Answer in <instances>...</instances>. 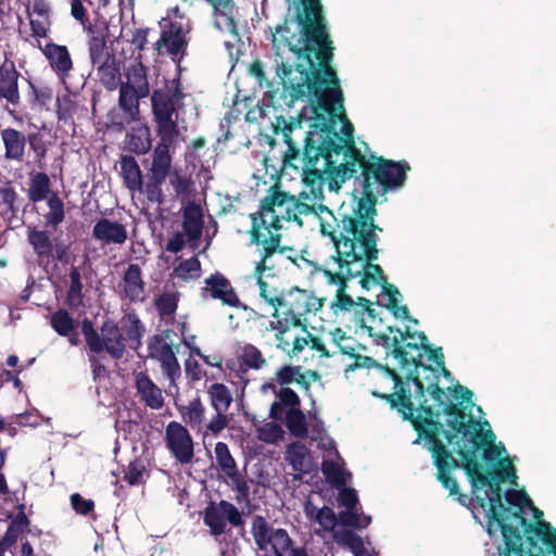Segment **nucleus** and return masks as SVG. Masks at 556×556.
<instances>
[{
  "label": "nucleus",
  "mask_w": 556,
  "mask_h": 556,
  "mask_svg": "<svg viewBox=\"0 0 556 556\" xmlns=\"http://www.w3.org/2000/svg\"><path fill=\"white\" fill-rule=\"evenodd\" d=\"M249 71H250L251 75H253L255 78H257L260 85H262L263 80L265 79V73H264L263 64L260 61H254L250 65Z\"/></svg>",
  "instance_id": "nucleus-58"
},
{
  "label": "nucleus",
  "mask_w": 556,
  "mask_h": 556,
  "mask_svg": "<svg viewBox=\"0 0 556 556\" xmlns=\"http://www.w3.org/2000/svg\"><path fill=\"white\" fill-rule=\"evenodd\" d=\"M242 361L251 368L258 369L265 364L262 353L253 345H247L242 351Z\"/></svg>",
  "instance_id": "nucleus-51"
},
{
  "label": "nucleus",
  "mask_w": 556,
  "mask_h": 556,
  "mask_svg": "<svg viewBox=\"0 0 556 556\" xmlns=\"http://www.w3.org/2000/svg\"><path fill=\"white\" fill-rule=\"evenodd\" d=\"M51 325L62 336H67L73 330V320L65 311L56 312L51 318Z\"/></svg>",
  "instance_id": "nucleus-50"
},
{
  "label": "nucleus",
  "mask_w": 556,
  "mask_h": 556,
  "mask_svg": "<svg viewBox=\"0 0 556 556\" xmlns=\"http://www.w3.org/2000/svg\"><path fill=\"white\" fill-rule=\"evenodd\" d=\"M305 15L287 20L271 34L276 74L287 104L304 97L311 105L300 118L276 117L275 132L288 149L285 163L293 168L329 173L332 148L337 159L352 141L354 127L344 113L339 78L329 65L331 41L325 30L319 0H301Z\"/></svg>",
  "instance_id": "nucleus-1"
},
{
  "label": "nucleus",
  "mask_w": 556,
  "mask_h": 556,
  "mask_svg": "<svg viewBox=\"0 0 556 556\" xmlns=\"http://www.w3.org/2000/svg\"><path fill=\"white\" fill-rule=\"evenodd\" d=\"M160 25L162 35L156 42V49L159 53L165 49L175 59L186 46L184 26L180 22H172L169 17L163 18Z\"/></svg>",
  "instance_id": "nucleus-16"
},
{
  "label": "nucleus",
  "mask_w": 556,
  "mask_h": 556,
  "mask_svg": "<svg viewBox=\"0 0 556 556\" xmlns=\"http://www.w3.org/2000/svg\"><path fill=\"white\" fill-rule=\"evenodd\" d=\"M136 387L141 400L152 409H159L164 404L161 389L143 372L136 376Z\"/></svg>",
  "instance_id": "nucleus-25"
},
{
  "label": "nucleus",
  "mask_w": 556,
  "mask_h": 556,
  "mask_svg": "<svg viewBox=\"0 0 556 556\" xmlns=\"http://www.w3.org/2000/svg\"><path fill=\"white\" fill-rule=\"evenodd\" d=\"M252 534L263 556H283L292 541L283 529H274L263 517H255L252 522Z\"/></svg>",
  "instance_id": "nucleus-10"
},
{
  "label": "nucleus",
  "mask_w": 556,
  "mask_h": 556,
  "mask_svg": "<svg viewBox=\"0 0 556 556\" xmlns=\"http://www.w3.org/2000/svg\"><path fill=\"white\" fill-rule=\"evenodd\" d=\"M205 287L203 288V296L219 300L224 305L231 307H241L247 309L238 299L233 288L228 279L220 274H214L205 279Z\"/></svg>",
  "instance_id": "nucleus-17"
},
{
  "label": "nucleus",
  "mask_w": 556,
  "mask_h": 556,
  "mask_svg": "<svg viewBox=\"0 0 556 556\" xmlns=\"http://www.w3.org/2000/svg\"><path fill=\"white\" fill-rule=\"evenodd\" d=\"M333 540L349 548L354 556H377L374 551L364 546L362 539L350 530H338L333 533Z\"/></svg>",
  "instance_id": "nucleus-32"
},
{
  "label": "nucleus",
  "mask_w": 556,
  "mask_h": 556,
  "mask_svg": "<svg viewBox=\"0 0 556 556\" xmlns=\"http://www.w3.org/2000/svg\"><path fill=\"white\" fill-rule=\"evenodd\" d=\"M29 242L38 255H49L51 253L52 244L45 231H30Z\"/></svg>",
  "instance_id": "nucleus-48"
},
{
  "label": "nucleus",
  "mask_w": 556,
  "mask_h": 556,
  "mask_svg": "<svg viewBox=\"0 0 556 556\" xmlns=\"http://www.w3.org/2000/svg\"><path fill=\"white\" fill-rule=\"evenodd\" d=\"M127 148L137 154H144L151 149V134L147 125L139 124L126 136Z\"/></svg>",
  "instance_id": "nucleus-30"
},
{
  "label": "nucleus",
  "mask_w": 556,
  "mask_h": 556,
  "mask_svg": "<svg viewBox=\"0 0 556 556\" xmlns=\"http://www.w3.org/2000/svg\"><path fill=\"white\" fill-rule=\"evenodd\" d=\"M1 137L5 148V157L21 160L25 151V136L13 128H7L2 130Z\"/></svg>",
  "instance_id": "nucleus-31"
},
{
  "label": "nucleus",
  "mask_w": 556,
  "mask_h": 556,
  "mask_svg": "<svg viewBox=\"0 0 556 556\" xmlns=\"http://www.w3.org/2000/svg\"><path fill=\"white\" fill-rule=\"evenodd\" d=\"M321 307L323 299L308 290L292 288L283 291L280 307L277 313H273L269 323V328L275 332L276 346L290 357L298 356L306 346L320 356H334V352H329L320 339L305 329L306 317L316 314Z\"/></svg>",
  "instance_id": "nucleus-4"
},
{
  "label": "nucleus",
  "mask_w": 556,
  "mask_h": 556,
  "mask_svg": "<svg viewBox=\"0 0 556 556\" xmlns=\"http://www.w3.org/2000/svg\"><path fill=\"white\" fill-rule=\"evenodd\" d=\"M182 248V239L177 236L176 238L172 239L167 244V250L170 252H178Z\"/></svg>",
  "instance_id": "nucleus-61"
},
{
  "label": "nucleus",
  "mask_w": 556,
  "mask_h": 556,
  "mask_svg": "<svg viewBox=\"0 0 556 556\" xmlns=\"http://www.w3.org/2000/svg\"><path fill=\"white\" fill-rule=\"evenodd\" d=\"M304 513L307 519L317 522L324 530L331 531L337 525V517L333 510L327 506L316 507L311 501L304 506Z\"/></svg>",
  "instance_id": "nucleus-33"
},
{
  "label": "nucleus",
  "mask_w": 556,
  "mask_h": 556,
  "mask_svg": "<svg viewBox=\"0 0 556 556\" xmlns=\"http://www.w3.org/2000/svg\"><path fill=\"white\" fill-rule=\"evenodd\" d=\"M227 521L235 527L242 523L240 511L231 503L220 501L217 504H211L205 509L204 522L212 534L223 533Z\"/></svg>",
  "instance_id": "nucleus-14"
},
{
  "label": "nucleus",
  "mask_w": 556,
  "mask_h": 556,
  "mask_svg": "<svg viewBox=\"0 0 556 556\" xmlns=\"http://www.w3.org/2000/svg\"><path fill=\"white\" fill-rule=\"evenodd\" d=\"M207 393L215 412H227L232 402V396L226 386L213 383L210 386Z\"/></svg>",
  "instance_id": "nucleus-41"
},
{
  "label": "nucleus",
  "mask_w": 556,
  "mask_h": 556,
  "mask_svg": "<svg viewBox=\"0 0 556 556\" xmlns=\"http://www.w3.org/2000/svg\"><path fill=\"white\" fill-rule=\"evenodd\" d=\"M90 60L102 84L113 89L117 86L121 74L116 60L108 50L105 42L99 38H92L89 45Z\"/></svg>",
  "instance_id": "nucleus-11"
},
{
  "label": "nucleus",
  "mask_w": 556,
  "mask_h": 556,
  "mask_svg": "<svg viewBox=\"0 0 556 556\" xmlns=\"http://www.w3.org/2000/svg\"><path fill=\"white\" fill-rule=\"evenodd\" d=\"M92 236L102 245L109 247H121L128 238L127 229L123 224L108 218H102L96 223Z\"/></svg>",
  "instance_id": "nucleus-18"
},
{
  "label": "nucleus",
  "mask_w": 556,
  "mask_h": 556,
  "mask_svg": "<svg viewBox=\"0 0 556 556\" xmlns=\"http://www.w3.org/2000/svg\"><path fill=\"white\" fill-rule=\"evenodd\" d=\"M83 333L88 346L93 352L106 351L112 357L121 358L124 355L127 342L137 348L143 336V327L134 314H127L121 321V327L112 320L103 323L98 333L89 321L83 324Z\"/></svg>",
  "instance_id": "nucleus-8"
},
{
  "label": "nucleus",
  "mask_w": 556,
  "mask_h": 556,
  "mask_svg": "<svg viewBox=\"0 0 556 556\" xmlns=\"http://www.w3.org/2000/svg\"><path fill=\"white\" fill-rule=\"evenodd\" d=\"M27 526V520L25 517H21L15 519L7 530L5 535L2 541L7 543V545L11 546L17 540V536Z\"/></svg>",
  "instance_id": "nucleus-52"
},
{
  "label": "nucleus",
  "mask_w": 556,
  "mask_h": 556,
  "mask_svg": "<svg viewBox=\"0 0 556 556\" xmlns=\"http://www.w3.org/2000/svg\"><path fill=\"white\" fill-rule=\"evenodd\" d=\"M329 334H330L332 343L336 346L339 345L346 338L345 332L340 328H336L334 330L330 331Z\"/></svg>",
  "instance_id": "nucleus-59"
},
{
  "label": "nucleus",
  "mask_w": 556,
  "mask_h": 556,
  "mask_svg": "<svg viewBox=\"0 0 556 556\" xmlns=\"http://www.w3.org/2000/svg\"><path fill=\"white\" fill-rule=\"evenodd\" d=\"M1 199L4 203L12 205L15 200V192L12 189H4L1 191Z\"/></svg>",
  "instance_id": "nucleus-60"
},
{
  "label": "nucleus",
  "mask_w": 556,
  "mask_h": 556,
  "mask_svg": "<svg viewBox=\"0 0 556 556\" xmlns=\"http://www.w3.org/2000/svg\"><path fill=\"white\" fill-rule=\"evenodd\" d=\"M121 170L127 188L131 192H142L143 181L141 169L132 156H123L121 160Z\"/></svg>",
  "instance_id": "nucleus-29"
},
{
  "label": "nucleus",
  "mask_w": 556,
  "mask_h": 556,
  "mask_svg": "<svg viewBox=\"0 0 556 556\" xmlns=\"http://www.w3.org/2000/svg\"><path fill=\"white\" fill-rule=\"evenodd\" d=\"M201 275V265L198 258L191 257L180 262L174 269L173 276L182 281H189L199 278Z\"/></svg>",
  "instance_id": "nucleus-44"
},
{
  "label": "nucleus",
  "mask_w": 556,
  "mask_h": 556,
  "mask_svg": "<svg viewBox=\"0 0 556 556\" xmlns=\"http://www.w3.org/2000/svg\"><path fill=\"white\" fill-rule=\"evenodd\" d=\"M337 348L340 351V353L355 358L354 363L348 366V370H353L359 367H370L371 364L374 363V361L370 357L361 356L358 354L361 345L357 344L356 341L351 337L346 336L344 341L337 345Z\"/></svg>",
  "instance_id": "nucleus-39"
},
{
  "label": "nucleus",
  "mask_w": 556,
  "mask_h": 556,
  "mask_svg": "<svg viewBox=\"0 0 556 556\" xmlns=\"http://www.w3.org/2000/svg\"><path fill=\"white\" fill-rule=\"evenodd\" d=\"M31 34L38 40L46 38L50 27L49 8L42 0H35L28 8Z\"/></svg>",
  "instance_id": "nucleus-24"
},
{
  "label": "nucleus",
  "mask_w": 556,
  "mask_h": 556,
  "mask_svg": "<svg viewBox=\"0 0 556 556\" xmlns=\"http://www.w3.org/2000/svg\"><path fill=\"white\" fill-rule=\"evenodd\" d=\"M321 469L326 479L336 486L344 485L350 478V473L343 468V460L339 454L333 458H325Z\"/></svg>",
  "instance_id": "nucleus-36"
},
{
  "label": "nucleus",
  "mask_w": 556,
  "mask_h": 556,
  "mask_svg": "<svg viewBox=\"0 0 556 556\" xmlns=\"http://www.w3.org/2000/svg\"><path fill=\"white\" fill-rule=\"evenodd\" d=\"M155 121L157 123V135L160 137L157 144H164L166 148H170L179 135L175 117Z\"/></svg>",
  "instance_id": "nucleus-43"
},
{
  "label": "nucleus",
  "mask_w": 556,
  "mask_h": 556,
  "mask_svg": "<svg viewBox=\"0 0 556 556\" xmlns=\"http://www.w3.org/2000/svg\"><path fill=\"white\" fill-rule=\"evenodd\" d=\"M177 98V93H170L168 90L154 91L152 96V110L155 119L175 117V101Z\"/></svg>",
  "instance_id": "nucleus-27"
},
{
  "label": "nucleus",
  "mask_w": 556,
  "mask_h": 556,
  "mask_svg": "<svg viewBox=\"0 0 556 556\" xmlns=\"http://www.w3.org/2000/svg\"><path fill=\"white\" fill-rule=\"evenodd\" d=\"M377 257L376 239L372 236V248L370 249L368 256L364 260V269L361 274H364L361 279V285L364 289L370 290L374 287L381 286L386 291L387 303L386 306L392 312L396 318L407 319L413 324H417L416 319L409 317L408 308L405 305H401V293L393 289L391 286H384V279L382 269L378 265L369 264L368 261Z\"/></svg>",
  "instance_id": "nucleus-9"
},
{
  "label": "nucleus",
  "mask_w": 556,
  "mask_h": 556,
  "mask_svg": "<svg viewBox=\"0 0 556 556\" xmlns=\"http://www.w3.org/2000/svg\"><path fill=\"white\" fill-rule=\"evenodd\" d=\"M318 447L324 450V459L333 458L339 454L334 447V443L330 438H320Z\"/></svg>",
  "instance_id": "nucleus-56"
},
{
  "label": "nucleus",
  "mask_w": 556,
  "mask_h": 556,
  "mask_svg": "<svg viewBox=\"0 0 556 556\" xmlns=\"http://www.w3.org/2000/svg\"><path fill=\"white\" fill-rule=\"evenodd\" d=\"M215 458L219 468L228 476L233 477L237 472L236 463L230 455L227 444L218 442L215 446Z\"/></svg>",
  "instance_id": "nucleus-45"
},
{
  "label": "nucleus",
  "mask_w": 556,
  "mask_h": 556,
  "mask_svg": "<svg viewBox=\"0 0 556 556\" xmlns=\"http://www.w3.org/2000/svg\"><path fill=\"white\" fill-rule=\"evenodd\" d=\"M286 459L299 472H306L313 466L307 447L301 443H292L288 446Z\"/></svg>",
  "instance_id": "nucleus-34"
},
{
  "label": "nucleus",
  "mask_w": 556,
  "mask_h": 556,
  "mask_svg": "<svg viewBox=\"0 0 556 556\" xmlns=\"http://www.w3.org/2000/svg\"><path fill=\"white\" fill-rule=\"evenodd\" d=\"M318 380V374L313 370H301L300 367L285 366L277 370L276 381L280 387L296 384L304 390H308L312 382Z\"/></svg>",
  "instance_id": "nucleus-20"
},
{
  "label": "nucleus",
  "mask_w": 556,
  "mask_h": 556,
  "mask_svg": "<svg viewBox=\"0 0 556 556\" xmlns=\"http://www.w3.org/2000/svg\"><path fill=\"white\" fill-rule=\"evenodd\" d=\"M48 206L50 208L46 218L53 226L60 224L64 219L63 202L56 194L48 198Z\"/></svg>",
  "instance_id": "nucleus-49"
},
{
  "label": "nucleus",
  "mask_w": 556,
  "mask_h": 556,
  "mask_svg": "<svg viewBox=\"0 0 556 556\" xmlns=\"http://www.w3.org/2000/svg\"><path fill=\"white\" fill-rule=\"evenodd\" d=\"M321 191L312 190V194L302 192L300 199L289 197L287 193L274 190L262 202L258 211V225H262L275 233L285 228V225L295 222L303 226L304 219L315 220L321 236L329 238L338 253V244L341 240L349 237L355 248L364 245L366 256L372 248L374 218L363 217L359 213V202L357 203V218L345 217L341 222L339 236L337 229L340 227L333 213L324 204ZM338 257V254L334 256Z\"/></svg>",
  "instance_id": "nucleus-2"
},
{
  "label": "nucleus",
  "mask_w": 556,
  "mask_h": 556,
  "mask_svg": "<svg viewBox=\"0 0 556 556\" xmlns=\"http://www.w3.org/2000/svg\"><path fill=\"white\" fill-rule=\"evenodd\" d=\"M185 344L188 348H190L192 355L202 356L200 349L194 344V337H191L190 339H185Z\"/></svg>",
  "instance_id": "nucleus-62"
},
{
  "label": "nucleus",
  "mask_w": 556,
  "mask_h": 556,
  "mask_svg": "<svg viewBox=\"0 0 556 556\" xmlns=\"http://www.w3.org/2000/svg\"><path fill=\"white\" fill-rule=\"evenodd\" d=\"M277 395L278 401L274 402L270 406V417L273 419H281L286 414L285 408L287 410L299 409L300 399L289 387H281Z\"/></svg>",
  "instance_id": "nucleus-28"
},
{
  "label": "nucleus",
  "mask_w": 556,
  "mask_h": 556,
  "mask_svg": "<svg viewBox=\"0 0 556 556\" xmlns=\"http://www.w3.org/2000/svg\"><path fill=\"white\" fill-rule=\"evenodd\" d=\"M148 96H140L136 90L121 84L119 106L127 117L136 119L139 114V100Z\"/></svg>",
  "instance_id": "nucleus-38"
},
{
  "label": "nucleus",
  "mask_w": 556,
  "mask_h": 556,
  "mask_svg": "<svg viewBox=\"0 0 556 556\" xmlns=\"http://www.w3.org/2000/svg\"><path fill=\"white\" fill-rule=\"evenodd\" d=\"M377 343L387 350V355L394 362L408 381H413L417 393L424 395V386L419 379L421 369L424 372L441 369L445 377L450 372L444 368L443 353L441 349L433 350L427 344L424 332H412L406 327V332L399 329H388L387 333L379 334Z\"/></svg>",
  "instance_id": "nucleus-6"
},
{
  "label": "nucleus",
  "mask_w": 556,
  "mask_h": 556,
  "mask_svg": "<svg viewBox=\"0 0 556 556\" xmlns=\"http://www.w3.org/2000/svg\"><path fill=\"white\" fill-rule=\"evenodd\" d=\"M39 47L48 59L50 66L59 76L63 77L70 73L73 67V63L65 46L47 43L45 47Z\"/></svg>",
  "instance_id": "nucleus-22"
},
{
  "label": "nucleus",
  "mask_w": 556,
  "mask_h": 556,
  "mask_svg": "<svg viewBox=\"0 0 556 556\" xmlns=\"http://www.w3.org/2000/svg\"><path fill=\"white\" fill-rule=\"evenodd\" d=\"M119 287L124 295L130 301H142L144 299V282L139 265L131 264L127 267Z\"/></svg>",
  "instance_id": "nucleus-21"
},
{
  "label": "nucleus",
  "mask_w": 556,
  "mask_h": 556,
  "mask_svg": "<svg viewBox=\"0 0 556 556\" xmlns=\"http://www.w3.org/2000/svg\"><path fill=\"white\" fill-rule=\"evenodd\" d=\"M143 476H144V467L139 462L130 463L125 472V479L130 484H139L143 480Z\"/></svg>",
  "instance_id": "nucleus-53"
},
{
  "label": "nucleus",
  "mask_w": 556,
  "mask_h": 556,
  "mask_svg": "<svg viewBox=\"0 0 556 556\" xmlns=\"http://www.w3.org/2000/svg\"><path fill=\"white\" fill-rule=\"evenodd\" d=\"M166 447L181 464H188L193 458V440L181 424L170 421L165 428Z\"/></svg>",
  "instance_id": "nucleus-13"
},
{
  "label": "nucleus",
  "mask_w": 556,
  "mask_h": 556,
  "mask_svg": "<svg viewBox=\"0 0 556 556\" xmlns=\"http://www.w3.org/2000/svg\"><path fill=\"white\" fill-rule=\"evenodd\" d=\"M286 424L290 432L299 438L307 435L305 416L300 409L286 410Z\"/></svg>",
  "instance_id": "nucleus-46"
},
{
  "label": "nucleus",
  "mask_w": 556,
  "mask_h": 556,
  "mask_svg": "<svg viewBox=\"0 0 556 556\" xmlns=\"http://www.w3.org/2000/svg\"><path fill=\"white\" fill-rule=\"evenodd\" d=\"M170 184L175 187L176 191L178 192L185 189L184 182L177 174L170 176Z\"/></svg>",
  "instance_id": "nucleus-63"
},
{
  "label": "nucleus",
  "mask_w": 556,
  "mask_h": 556,
  "mask_svg": "<svg viewBox=\"0 0 556 556\" xmlns=\"http://www.w3.org/2000/svg\"><path fill=\"white\" fill-rule=\"evenodd\" d=\"M125 78L122 85L136 90L140 96H149L150 87L147 77V68L140 61V56L134 59L127 65Z\"/></svg>",
  "instance_id": "nucleus-23"
},
{
  "label": "nucleus",
  "mask_w": 556,
  "mask_h": 556,
  "mask_svg": "<svg viewBox=\"0 0 556 556\" xmlns=\"http://www.w3.org/2000/svg\"><path fill=\"white\" fill-rule=\"evenodd\" d=\"M232 10L233 2L231 0H217L215 3V25L230 35L237 36L236 24L231 16Z\"/></svg>",
  "instance_id": "nucleus-37"
},
{
  "label": "nucleus",
  "mask_w": 556,
  "mask_h": 556,
  "mask_svg": "<svg viewBox=\"0 0 556 556\" xmlns=\"http://www.w3.org/2000/svg\"><path fill=\"white\" fill-rule=\"evenodd\" d=\"M225 413L226 412H216L215 416L204 427L205 431H203V435L206 434V431L216 434L227 426L228 420L225 416Z\"/></svg>",
  "instance_id": "nucleus-54"
},
{
  "label": "nucleus",
  "mask_w": 556,
  "mask_h": 556,
  "mask_svg": "<svg viewBox=\"0 0 556 556\" xmlns=\"http://www.w3.org/2000/svg\"><path fill=\"white\" fill-rule=\"evenodd\" d=\"M184 217L185 233L188 237V240L190 241L191 245L197 247L203 227L201 208L194 204L188 205L185 208Z\"/></svg>",
  "instance_id": "nucleus-26"
},
{
  "label": "nucleus",
  "mask_w": 556,
  "mask_h": 556,
  "mask_svg": "<svg viewBox=\"0 0 556 556\" xmlns=\"http://www.w3.org/2000/svg\"><path fill=\"white\" fill-rule=\"evenodd\" d=\"M340 506L345 507V510L340 513L339 518L343 525L364 528L370 523V517L358 514L357 511V496L353 489H342L338 496Z\"/></svg>",
  "instance_id": "nucleus-19"
},
{
  "label": "nucleus",
  "mask_w": 556,
  "mask_h": 556,
  "mask_svg": "<svg viewBox=\"0 0 556 556\" xmlns=\"http://www.w3.org/2000/svg\"><path fill=\"white\" fill-rule=\"evenodd\" d=\"M282 437L283 430L275 421L266 422L257 429V438L266 443H276L281 440Z\"/></svg>",
  "instance_id": "nucleus-47"
},
{
  "label": "nucleus",
  "mask_w": 556,
  "mask_h": 556,
  "mask_svg": "<svg viewBox=\"0 0 556 556\" xmlns=\"http://www.w3.org/2000/svg\"><path fill=\"white\" fill-rule=\"evenodd\" d=\"M179 412L184 421L193 430L203 431L205 407L199 399H193L187 405L181 406Z\"/></svg>",
  "instance_id": "nucleus-35"
},
{
  "label": "nucleus",
  "mask_w": 556,
  "mask_h": 556,
  "mask_svg": "<svg viewBox=\"0 0 556 556\" xmlns=\"http://www.w3.org/2000/svg\"><path fill=\"white\" fill-rule=\"evenodd\" d=\"M50 179L43 173H37L30 178L28 197L33 202H39L48 198Z\"/></svg>",
  "instance_id": "nucleus-42"
},
{
  "label": "nucleus",
  "mask_w": 556,
  "mask_h": 556,
  "mask_svg": "<svg viewBox=\"0 0 556 556\" xmlns=\"http://www.w3.org/2000/svg\"><path fill=\"white\" fill-rule=\"evenodd\" d=\"M72 507L79 514L86 515L93 509V502L91 500H85L78 493L71 496Z\"/></svg>",
  "instance_id": "nucleus-55"
},
{
  "label": "nucleus",
  "mask_w": 556,
  "mask_h": 556,
  "mask_svg": "<svg viewBox=\"0 0 556 556\" xmlns=\"http://www.w3.org/2000/svg\"><path fill=\"white\" fill-rule=\"evenodd\" d=\"M149 357L157 361L164 374L168 377L172 383L180 376V366L176 358L174 345L162 337H154L150 340Z\"/></svg>",
  "instance_id": "nucleus-15"
},
{
  "label": "nucleus",
  "mask_w": 556,
  "mask_h": 556,
  "mask_svg": "<svg viewBox=\"0 0 556 556\" xmlns=\"http://www.w3.org/2000/svg\"><path fill=\"white\" fill-rule=\"evenodd\" d=\"M71 13L74 18L78 21L84 20L86 10L81 3V0H74L71 2Z\"/></svg>",
  "instance_id": "nucleus-57"
},
{
  "label": "nucleus",
  "mask_w": 556,
  "mask_h": 556,
  "mask_svg": "<svg viewBox=\"0 0 556 556\" xmlns=\"http://www.w3.org/2000/svg\"><path fill=\"white\" fill-rule=\"evenodd\" d=\"M354 138L349 142L346 148L342 149L340 156L337 155L332 148L327 149V153H331L332 162L329 173H314L303 170L304 174H311L314 177L327 184L329 191L338 192L341 185L357 172L356 167L363 168V178L357 179L362 187L359 202V213L363 217L374 218L376 215L375 205L379 197H383L388 188L402 186L405 178V169L396 163L377 157L372 161L364 162L363 159L356 160L348 154L353 147Z\"/></svg>",
  "instance_id": "nucleus-3"
},
{
  "label": "nucleus",
  "mask_w": 556,
  "mask_h": 556,
  "mask_svg": "<svg viewBox=\"0 0 556 556\" xmlns=\"http://www.w3.org/2000/svg\"><path fill=\"white\" fill-rule=\"evenodd\" d=\"M366 248L351 243L349 237L338 244V257H330L324 265L316 267L315 271L321 274L324 282L333 298L330 302V309L336 317H343L346 314L354 316V321L363 333L370 337L371 327L367 325L368 319H374L370 311L365 305L356 302L346 292L348 281L361 275L366 258Z\"/></svg>",
  "instance_id": "nucleus-5"
},
{
  "label": "nucleus",
  "mask_w": 556,
  "mask_h": 556,
  "mask_svg": "<svg viewBox=\"0 0 556 556\" xmlns=\"http://www.w3.org/2000/svg\"><path fill=\"white\" fill-rule=\"evenodd\" d=\"M280 233L258 225L257 218H253L252 240L258 247L261 261L256 263L254 276L260 288V295L264 301L273 307L274 313L280 307L283 291L280 292L274 287L268 278L273 279L277 267L281 266L286 260H291L287 253L292 252L291 249L280 244Z\"/></svg>",
  "instance_id": "nucleus-7"
},
{
  "label": "nucleus",
  "mask_w": 556,
  "mask_h": 556,
  "mask_svg": "<svg viewBox=\"0 0 556 556\" xmlns=\"http://www.w3.org/2000/svg\"><path fill=\"white\" fill-rule=\"evenodd\" d=\"M0 97L10 103H17V73L15 71H3L0 73Z\"/></svg>",
  "instance_id": "nucleus-40"
},
{
  "label": "nucleus",
  "mask_w": 556,
  "mask_h": 556,
  "mask_svg": "<svg viewBox=\"0 0 556 556\" xmlns=\"http://www.w3.org/2000/svg\"><path fill=\"white\" fill-rule=\"evenodd\" d=\"M290 549V556H308L306 551L302 547H295V548H289Z\"/></svg>",
  "instance_id": "nucleus-64"
},
{
  "label": "nucleus",
  "mask_w": 556,
  "mask_h": 556,
  "mask_svg": "<svg viewBox=\"0 0 556 556\" xmlns=\"http://www.w3.org/2000/svg\"><path fill=\"white\" fill-rule=\"evenodd\" d=\"M170 148L164 144H156L152 153L150 172V182L146 186V192L150 200L159 201L161 195L160 186L172 173Z\"/></svg>",
  "instance_id": "nucleus-12"
}]
</instances>
